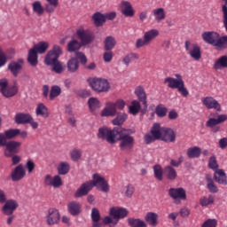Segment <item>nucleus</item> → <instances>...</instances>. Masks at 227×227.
I'll use <instances>...</instances> for the list:
<instances>
[{
    "instance_id": "52",
    "label": "nucleus",
    "mask_w": 227,
    "mask_h": 227,
    "mask_svg": "<svg viewBox=\"0 0 227 227\" xmlns=\"http://www.w3.org/2000/svg\"><path fill=\"white\" fill-rule=\"evenodd\" d=\"M59 175H67L70 171V165L67 162H62L58 167Z\"/></svg>"
},
{
    "instance_id": "45",
    "label": "nucleus",
    "mask_w": 227,
    "mask_h": 227,
    "mask_svg": "<svg viewBox=\"0 0 227 227\" xmlns=\"http://www.w3.org/2000/svg\"><path fill=\"white\" fill-rule=\"evenodd\" d=\"M134 59H139V55L137 53L131 52L123 58L122 63L126 65V67H129Z\"/></svg>"
},
{
    "instance_id": "29",
    "label": "nucleus",
    "mask_w": 227,
    "mask_h": 227,
    "mask_svg": "<svg viewBox=\"0 0 227 227\" xmlns=\"http://www.w3.org/2000/svg\"><path fill=\"white\" fill-rule=\"evenodd\" d=\"M79 59H75V58H71L67 63V71L69 72V74H75V72H77V70H79Z\"/></svg>"
},
{
    "instance_id": "14",
    "label": "nucleus",
    "mask_w": 227,
    "mask_h": 227,
    "mask_svg": "<svg viewBox=\"0 0 227 227\" xmlns=\"http://www.w3.org/2000/svg\"><path fill=\"white\" fill-rule=\"evenodd\" d=\"M22 143L17 142L15 140L5 142V156L12 157V155H15V153H19V148H20Z\"/></svg>"
},
{
    "instance_id": "59",
    "label": "nucleus",
    "mask_w": 227,
    "mask_h": 227,
    "mask_svg": "<svg viewBox=\"0 0 227 227\" xmlns=\"http://www.w3.org/2000/svg\"><path fill=\"white\" fill-rule=\"evenodd\" d=\"M7 62L8 57H6L4 51H3V50L0 49V68H2V67H4V65H6Z\"/></svg>"
},
{
    "instance_id": "22",
    "label": "nucleus",
    "mask_w": 227,
    "mask_h": 227,
    "mask_svg": "<svg viewBox=\"0 0 227 227\" xmlns=\"http://www.w3.org/2000/svg\"><path fill=\"white\" fill-rule=\"evenodd\" d=\"M90 217L92 220V227H102V217L100 216V211L97 207L91 209Z\"/></svg>"
},
{
    "instance_id": "40",
    "label": "nucleus",
    "mask_w": 227,
    "mask_h": 227,
    "mask_svg": "<svg viewBox=\"0 0 227 227\" xmlns=\"http://www.w3.org/2000/svg\"><path fill=\"white\" fill-rule=\"evenodd\" d=\"M116 113L114 104L110 103L107 107L103 109L101 116H116Z\"/></svg>"
},
{
    "instance_id": "63",
    "label": "nucleus",
    "mask_w": 227,
    "mask_h": 227,
    "mask_svg": "<svg viewBox=\"0 0 227 227\" xmlns=\"http://www.w3.org/2000/svg\"><path fill=\"white\" fill-rule=\"evenodd\" d=\"M215 179L218 184H221L222 185H227L226 176H215Z\"/></svg>"
},
{
    "instance_id": "58",
    "label": "nucleus",
    "mask_w": 227,
    "mask_h": 227,
    "mask_svg": "<svg viewBox=\"0 0 227 227\" xmlns=\"http://www.w3.org/2000/svg\"><path fill=\"white\" fill-rule=\"evenodd\" d=\"M70 156L72 160L77 162L81 159V151L74 149L70 153Z\"/></svg>"
},
{
    "instance_id": "41",
    "label": "nucleus",
    "mask_w": 227,
    "mask_h": 227,
    "mask_svg": "<svg viewBox=\"0 0 227 227\" xmlns=\"http://www.w3.org/2000/svg\"><path fill=\"white\" fill-rule=\"evenodd\" d=\"M153 13L157 22H160V20H164V19H166V12L164 11V8L154 9Z\"/></svg>"
},
{
    "instance_id": "20",
    "label": "nucleus",
    "mask_w": 227,
    "mask_h": 227,
    "mask_svg": "<svg viewBox=\"0 0 227 227\" xmlns=\"http://www.w3.org/2000/svg\"><path fill=\"white\" fill-rule=\"evenodd\" d=\"M129 215V211L123 207H112L110 209V215L116 219H123V217H127Z\"/></svg>"
},
{
    "instance_id": "47",
    "label": "nucleus",
    "mask_w": 227,
    "mask_h": 227,
    "mask_svg": "<svg viewBox=\"0 0 227 227\" xmlns=\"http://www.w3.org/2000/svg\"><path fill=\"white\" fill-rule=\"evenodd\" d=\"M127 120V114H119L115 119L112 121L113 125H123Z\"/></svg>"
},
{
    "instance_id": "50",
    "label": "nucleus",
    "mask_w": 227,
    "mask_h": 227,
    "mask_svg": "<svg viewBox=\"0 0 227 227\" xmlns=\"http://www.w3.org/2000/svg\"><path fill=\"white\" fill-rule=\"evenodd\" d=\"M102 224L105 225H109L110 227H114L118 224V220H116V218H114V216L111 217V216H106L103 219Z\"/></svg>"
},
{
    "instance_id": "16",
    "label": "nucleus",
    "mask_w": 227,
    "mask_h": 227,
    "mask_svg": "<svg viewBox=\"0 0 227 227\" xmlns=\"http://www.w3.org/2000/svg\"><path fill=\"white\" fill-rule=\"evenodd\" d=\"M20 134V129H11L5 130L4 133H0V141L4 145L8 142V139H15Z\"/></svg>"
},
{
    "instance_id": "3",
    "label": "nucleus",
    "mask_w": 227,
    "mask_h": 227,
    "mask_svg": "<svg viewBox=\"0 0 227 227\" xmlns=\"http://www.w3.org/2000/svg\"><path fill=\"white\" fill-rule=\"evenodd\" d=\"M204 42L217 47L218 49H227V35L221 36L217 32H205L202 34Z\"/></svg>"
},
{
    "instance_id": "60",
    "label": "nucleus",
    "mask_w": 227,
    "mask_h": 227,
    "mask_svg": "<svg viewBox=\"0 0 227 227\" xmlns=\"http://www.w3.org/2000/svg\"><path fill=\"white\" fill-rule=\"evenodd\" d=\"M208 166L210 169H217L219 168V165L217 164V160L215 159V156H212L209 158Z\"/></svg>"
},
{
    "instance_id": "25",
    "label": "nucleus",
    "mask_w": 227,
    "mask_h": 227,
    "mask_svg": "<svg viewBox=\"0 0 227 227\" xmlns=\"http://www.w3.org/2000/svg\"><path fill=\"white\" fill-rule=\"evenodd\" d=\"M121 12L125 17H134V9L132 8V4H130L129 2L122 1L121 3Z\"/></svg>"
},
{
    "instance_id": "28",
    "label": "nucleus",
    "mask_w": 227,
    "mask_h": 227,
    "mask_svg": "<svg viewBox=\"0 0 227 227\" xmlns=\"http://www.w3.org/2000/svg\"><path fill=\"white\" fill-rule=\"evenodd\" d=\"M227 120V115L226 114H220L218 117L215 118H210L207 122L206 125L207 127H215L219 125L220 123H224Z\"/></svg>"
},
{
    "instance_id": "30",
    "label": "nucleus",
    "mask_w": 227,
    "mask_h": 227,
    "mask_svg": "<svg viewBox=\"0 0 227 227\" xmlns=\"http://www.w3.org/2000/svg\"><path fill=\"white\" fill-rule=\"evenodd\" d=\"M145 219L149 226H156L159 224V215H157V213L149 212L145 215Z\"/></svg>"
},
{
    "instance_id": "62",
    "label": "nucleus",
    "mask_w": 227,
    "mask_h": 227,
    "mask_svg": "<svg viewBox=\"0 0 227 227\" xmlns=\"http://www.w3.org/2000/svg\"><path fill=\"white\" fill-rule=\"evenodd\" d=\"M35 162H33V160H28L26 163V168L28 171V173H33V171H35Z\"/></svg>"
},
{
    "instance_id": "1",
    "label": "nucleus",
    "mask_w": 227,
    "mask_h": 227,
    "mask_svg": "<svg viewBox=\"0 0 227 227\" xmlns=\"http://www.w3.org/2000/svg\"><path fill=\"white\" fill-rule=\"evenodd\" d=\"M93 180L87 181L81 184L74 193V198H82V196H88L90 191L93 187H97L102 192H107L109 191V184L106 182V178L98 174H94L92 176Z\"/></svg>"
},
{
    "instance_id": "10",
    "label": "nucleus",
    "mask_w": 227,
    "mask_h": 227,
    "mask_svg": "<svg viewBox=\"0 0 227 227\" xmlns=\"http://www.w3.org/2000/svg\"><path fill=\"white\" fill-rule=\"evenodd\" d=\"M185 51L190 54L191 58L195 61L201 59V49L196 43H192L190 41L184 43Z\"/></svg>"
},
{
    "instance_id": "34",
    "label": "nucleus",
    "mask_w": 227,
    "mask_h": 227,
    "mask_svg": "<svg viewBox=\"0 0 227 227\" xmlns=\"http://www.w3.org/2000/svg\"><path fill=\"white\" fill-rule=\"evenodd\" d=\"M36 116H42L43 118H49V109L47 106L43 105V103H40L35 109Z\"/></svg>"
},
{
    "instance_id": "11",
    "label": "nucleus",
    "mask_w": 227,
    "mask_h": 227,
    "mask_svg": "<svg viewBox=\"0 0 227 227\" xmlns=\"http://www.w3.org/2000/svg\"><path fill=\"white\" fill-rule=\"evenodd\" d=\"M168 196L175 200L176 205H180L182 202L178 200H187V193L185 190L182 187L180 188H170L168 190Z\"/></svg>"
},
{
    "instance_id": "53",
    "label": "nucleus",
    "mask_w": 227,
    "mask_h": 227,
    "mask_svg": "<svg viewBox=\"0 0 227 227\" xmlns=\"http://www.w3.org/2000/svg\"><path fill=\"white\" fill-rule=\"evenodd\" d=\"M153 171L155 178L160 181L162 180V175L164 173L162 167L160 165H154Z\"/></svg>"
},
{
    "instance_id": "26",
    "label": "nucleus",
    "mask_w": 227,
    "mask_h": 227,
    "mask_svg": "<svg viewBox=\"0 0 227 227\" xmlns=\"http://www.w3.org/2000/svg\"><path fill=\"white\" fill-rule=\"evenodd\" d=\"M135 95H137L139 102H142L145 109L148 108V103L146 102V92L145 89L141 86L137 87L135 90Z\"/></svg>"
},
{
    "instance_id": "43",
    "label": "nucleus",
    "mask_w": 227,
    "mask_h": 227,
    "mask_svg": "<svg viewBox=\"0 0 227 227\" xmlns=\"http://www.w3.org/2000/svg\"><path fill=\"white\" fill-rule=\"evenodd\" d=\"M89 107L90 111H98L100 107H102V105L100 104V101L97 98H90L88 101Z\"/></svg>"
},
{
    "instance_id": "32",
    "label": "nucleus",
    "mask_w": 227,
    "mask_h": 227,
    "mask_svg": "<svg viewBox=\"0 0 227 227\" xmlns=\"http://www.w3.org/2000/svg\"><path fill=\"white\" fill-rule=\"evenodd\" d=\"M164 128L160 127V123H154L151 129V134L154 139H161Z\"/></svg>"
},
{
    "instance_id": "38",
    "label": "nucleus",
    "mask_w": 227,
    "mask_h": 227,
    "mask_svg": "<svg viewBox=\"0 0 227 227\" xmlns=\"http://www.w3.org/2000/svg\"><path fill=\"white\" fill-rule=\"evenodd\" d=\"M104 44H105V51H113L116 45V39L109 35L106 37L104 41Z\"/></svg>"
},
{
    "instance_id": "56",
    "label": "nucleus",
    "mask_w": 227,
    "mask_h": 227,
    "mask_svg": "<svg viewBox=\"0 0 227 227\" xmlns=\"http://www.w3.org/2000/svg\"><path fill=\"white\" fill-rule=\"evenodd\" d=\"M62 185H63V181L61 180V176L58 175L55 176L52 181V187H54L55 189H58V187H61Z\"/></svg>"
},
{
    "instance_id": "5",
    "label": "nucleus",
    "mask_w": 227,
    "mask_h": 227,
    "mask_svg": "<svg viewBox=\"0 0 227 227\" xmlns=\"http://www.w3.org/2000/svg\"><path fill=\"white\" fill-rule=\"evenodd\" d=\"M49 49V43L40 42L28 51L27 61L31 67L38 65V54H43Z\"/></svg>"
},
{
    "instance_id": "61",
    "label": "nucleus",
    "mask_w": 227,
    "mask_h": 227,
    "mask_svg": "<svg viewBox=\"0 0 227 227\" xmlns=\"http://www.w3.org/2000/svg\"><path fill=\"white\" fill-rule=\"evenodd\" d=\"M103 59L105 63H111V61L113 60V51H106L103 55Z\"/></svg>"
},
{
    "instance_id": "6",
    "label": "nucleus",
    "mask_w": 227,
    "mask_h": 227,
    "mask_svg": "<svg viewBox=\"0 0 227 227\" xmlns=\"http://www.w3.org/2000/svg\"><path fill=\"white\" fill-rule=\"evenodd\" d=\"M134 134L132 129H121L117 136V141H121L119 146L121 150H131L134 146V137L130 136Z\"/></svg>"
},
{
    "instance_id": "18",
    "label": "nucleus",
    "mask_w": 227,
    "mask_h": 227,
    "mask_svg": "<svg viewBox=\"0 0 227 227\" xmlns=\"http://www.w3.org/2000/svg\"><path fill=\"white\" fill-rule=\"evenodd\" d=\"M161 134V140L165 141L166 143H175L176 139V135L172 129L164 128Z\"/></svg>"
},
{
    "instance_id": "12",
    "label": "nucleus",
    "mask_w": 227,
    "mask_h": 227,
    "mask_svg": "<svg viewBox=\"0 0 227 227\" xmlns=\"http://www.w3.org/2000/svg\"><path fill=\"white\" fill-rule=\"evenodd\" d=\"M60 54H62L61 47L59 45H53L52 50L50 51L45 57V65H51L59 61Z\"/></svg>"
},
{
    "instance_id": "24",
    "label": "nucleus",
    "mask_w": 227,
    "mask_h": 227,
    "mask_svg": "<svg viewBox=\"0 0 227 227\" xmlns=\"http://www.w3.org/2000/svg\"><path fill=\"white\" fill-rule=\"evenodd\" d=\"M75 57L81 61L82 65H83L87 70H95V68H97V64H95V62H91L90 64L86 66V63H88V59L86 58V55H84V53L76 52Z\"/></svg>"
},
{
    "instance_id": "44",
    "label": "nucleus",
    "mask_w": 227,
    "mask_h": 227,
    "mask_svg": "<svg viewBox=\"0 0 227 227\" xmlns=\"http://www.w3.org/2000/svg\"><path fill=\"white\" fill-rule=\"evenodd\" d=\"M128 223L130 227H147L146 223L139 218H129Z\"/></svg>"
},
{
    "instance_id": "55",
    "label": "nucleus",
    "mask_w": 227,
    "mask_h": 227,
    "mask_svg": "<svg viewBox=\"0 0 227 227\" xmlns=\"http://www.w3.org/2000/svg\"><path fill=\"white\" fill-rule=\"evenodd\" d=\"M200 203L201 207H208V205L214 203V197L212 195H209L208 198L203 197L200 199Z\"/></svg>"
},
{
    "instance_id": "9",
    "label": "nucleus",
    "mask_w": 227,
    "mask_h": 227,
    "mask_svg": "<svg viewBox=\"0 0 227 227\" xmlns=\"http://www.w3.org/2000/svg\"><path fill=\"white\" fill-rule=\"evenodd\" d=\"M159 36V30L151 29L144 33V39L138 38L136 42V48L141 49V47H145L146 45H150L153 40H155Z\"/></svg>"
},
{
    "instance_id": "27",
    "label": "nucleus",
    "mask_w": 227,
    "mask_h": 227,
    "mask_svg": "<svg viewBox=\"0 0 227 227\" xmlns=\"http://www.w3.org/2000/svg\"><path fill=\"white\" fill-rule=\"evenodd\" d=\"M32 116L29 114L20 113L15 115V121L18 125H26L31 121Z\"/></svg>"
},
{
    "instance_id": "19",
    "label": "nucleus",
    "mask_w": 227,
    "mask_h": 227,
    "mask_svg": "<svg viewBox=\"0 0 227 227\" xmlns=\"http://www.w3.org/2000/svg\"><path fill=\"white\" fill-rule=\"evenodd\" d=\"M202 104H204L207 109H215L216 111H221V105L212 97L204 98L202 99Z\"/></svg>"
},
{
    "instance_id": "51",
    "label": "nucleus",
    "mask_w": 227,
    "mask_h": 227,
    "mask_svg": "<svg viewBox=\"0 0 227 227\" xmlns=\"http://www.w3.org/2000/svg\"><path fill=\"white\" fill-rule=\"evenodd\" d=\"M207 189L209 192H213V193L218 192L219 189L217 188L215 184H214V180H212V177L207 176Z\"/></svg>"
},
{
    "instance_id": "33",
    "label": "nucleus",
    "mask_w": 227,
    "mask_h": 227,
    "mask_svg": "<svg viewBox=\"0 0 227 227\" xmlns=\"http://www.w3.org/2000/svg\"><path fill=\"white\" fill-rule=\"evenodd\" d=\"M68 210L71 215H79L81 214V204L77 201H73L68 204Z\"/></svg>"
},
{
    "instance_id": "49",
    "label": "nucleus",
    "mask_w": 227,
    "mask_h": 227,
    "mask_svg": "<svg viewBox=\"0 0 227 227\" xmlns=\"http://www.w3.org/2000/svg\"><path fill=\"white\" fill-rule=\"evenodd\" d=\"M61 95V88L58 85L52 86L50 92V100H54L56 97Z\"/></svg>"
},
{
    "instance_id": "7",
    "label": "nucleus",
    "mask_w": 227,
    "mask_h": 227,
    "mask_svg": "<svg viewBox=\"0 0 227 227\" xmlns=\"http://www.w3.org/2000/svg\"><path fill=\"white\" fill-rule=\"evenodd\" d=\"M88 82L96 93H107L111 88L109 82L104 78H90L88 80Z\"/></svg>"
},
{
    "instance_id": "2",
    "label": "nucleus",
    "mask_w": 227,
    "mask_h": 227,
    "mask_svg": "<svg viewBox=\"0 0 227 227\" xmlns=\"http://www.w3.org/2000/svg\"><path fill=\"white\" fill-rule=\"evenodd\" d=\"M175 77H167L164 80V84H168V88L171 90H177V91L182 95V97H189V90L185 88V82L184 78L180 74H176Z\"/></svg>"
},
{
    "instance_id": "36",
    "label": "nucleus",
    "mask_w": 227,
    "mask_h": 227,
    "mask_svg": "<svg viewBox=\"0 0 227 227\" xmlns=\"http://www.w3.org/2000/svg\"><path fill=\"white\" fill-rule=\"evenodd\" d=\"M48 67H51V72H55V74H63V72H65L63 63H61L59 60L48 64Z\"/></svg>"
},
{
    "instance_id": "57",
    "label": "nucleus",
    "mask_w": 227,
    "mask_h": 227,
    "mask_svg": "<svg viewBox=\"0 0 227 227\" xmlns=\"http://www.w3.org/2000/svg\"><path fill=\"white\" fill-rule=\"evenodd\" d=\"M201 227H217V220L216 219H207L205 221Z\"/></svg>"
},
{
    "instance_id": "42",
    "label": "nucleus",
    "mask_w": 227,
    "mask_h": 227,
    "mask_svg": "<svg viewBox=\"0 0 227 227\" xmlns=\"http://www.w3.org/2000/svg\"><path fill=\"white\" fill-rule=\"evenodd\" d=\"M201 155V149L198 146L189 148L187 151V156L190 159H198Z\"/></svg>"
},
{
    "instance_id": "54",
    "label": "nucleus",
    "mask_w": 227,
    "mask_h": 227,
    "mask_svg": "<svg viewBox=\"0 0 227 227\" xmlns=\"http://www.w3.org/2000/svg\"><path fill=\"white\" fill-rule=\"evenodd\" d=\"M156 114L157 116H159L160 118H164V116H166V114H168V108H166L164 106L162 105H159L156 107Z\"/></svg>"
},
{
    "instance_id": "21",
    "label": "nucleus",
    "mask_w": 227,
    "mask_h": 227,
    "mask_svg": "<svg viewBox=\"0 0 227 227\" xmlns=\"http://www.w3.org/2000/svg\"><path fill=\"white\" fill-rule=\"evenodd\" d=\"M46 221L50 226H52V224H58V223H59V211L54 208L50 209Z\"/></svg>"
},
{
    "instance_id": "23",
    "label": "nucleus",
    "mask_w": 227,
    "mask_h": 227,
    "mask_svg": "<svg viewBox=\"0 0 227 227\" xmlns=\"http://www.w3.org/2000/svg\"><path fill=\"white\" fill-rule=\"evenodd\" d=\"M24 176H26V170L22 165L17 166L12 172V179L13 182H19V180H22Z\"/></svg>"
},
{
    "instance_id": "35",
    "label": "nucleus",
    "mask_w": 227,
    "mask_h": 227,
    "mask_svg": "<svg viewBox=\"0 0 227 227\" xmlns=\"http://www.w3.org/2000/svg\"><path fill=\"white\" fill-rule=\"evenodd\" d=\"M82 47V44H81V42L72 39L68 43H67V51L68 52H77L79 49Z\"/></svg>"
},
{
    "instance_id": "13",
    "label": "nucleus",
    "mask_w": 227,
    "mask_h": 227,
    "mask_svg": "<svg viewBox=\"0 0 227 227\" xmlns=\"http://www.w3.org/2000/svg\"><path fill=\"white\" fill-rule=\"evenodd\" d=\"M79 40H81L82 45H88L95 40V35L90 30L80 29L76 32Z\"/></svg>"
},
{
    "instance_id": "39",
    "label": "nucleus",
    "mask_w": 227,
    "mask_h": 227,
    "mask_svg": "<svg viewBox=\"0 0 227 227\" xmlns=\"http://www.w3.org/2000/svg\"><path fill=\"white\" fill-rule=\"evenodd\" d=\"M32 10L34 13L38 15V17H42L45 12V9L42 6V3L40 1H35L32 4Z\"/></svg>"
},
{
    "instance_id": "17",
    "label": "nucleus",
    "mask_w": 227,
    "mask_h": 227,
    "mask_svg": "<svg viewBox=\"0 0 227 227\" xmlns=\"http://www.w3.org/2000/svg\"><path fill=\"white\" fill-rule=\"evenodd\" d=\"M19 207V203L15 200H6L4 205L2 207V212L4 215H12L17 207Z\"/></svg>"
},
{
    "instance_id": "31",
    "label": "nucleus",
    "mask_w": 227,
    "mask_h": 227,
    "mask_svg": "<svg viewBox=\"0 0 227 227\" xmlns=\"http://www.w3.org/2000/svg\"><path fill=\"white\" fill-rule=\"evenodd\" d=\"M92 20L97 27H100L106 24V15L98 12L92 15Z\"/></svg>"
},
{
    "instance_id": "8",
    "label": "nucleus",
    "mask_w": 227,
    "mask_h": 227,
    "mask_svg": "<svg viewBox=\"0 0 227 227\" xmlns=\"http://www.w3.org/2000/svg\"><path fill=\"white\" fill-rule=\"evenodd\" d=\"M0 91L5 98H12V97H15V95L19 93V87L17 86V83L8 85V80L2 79L0 80Z\"/></svg>"
},
{
    "instance_id": "15",
    "label": "nucleus",
    "mask_w": 227,
    "mask_h": 227,
    "mask_svg": "<svg viewBox=\"0 0 227 227\" xmlns=\"http://www.w3.org/2000/svg\"><path fill=\"white\" fill-rule=\"evenodd\" d=\"M24 65V59H19L17 61H12L8 64V70L14 77H18L19 74L22 72V66Z\"/></svg>"
},
{
    "instance_id": "4",
    "label": "nucleus",
    "mask_w": 227,
    "mask_h": 227,
    "mask_svg": "<svg viewBox=\"0 0 227 227\" xmlns=\"http://www.w3.org/2000/svg\"><path fill=\"white\" fill-rule=\"evenodd\" d=\"M118 134H120L118 128L101 127L98 131V139H102L110 145H114L118 141Z\"/></svg>"
},
{
    "instance_id": "64",
    "label": "nucleus",
    "mask_w": 227,
    "mask_h": 227,
    "mask_svg": "<svg viewBox=\"0 0 227 227\" xmlns=\"http://www.w3.org/2000/svg\"><path fill=\"white\" fill-rule=\"evenodd\" d=\"M114 106L115 110L116 109H123V107H125V101L120 99L117 100L115 103H113Z\"/></svg>"
},
{
    "instance_id": "48",
    "label": "nucleus",
    "mask_w": 227,
    "mask_h": 227,
    "mask_svg": "<svg viewBox=\"0 0 227 227\" xmlns=\"http://www.w3.org/2000/svg\"><path fill=\"white\" fill-rule=\"evenodd\" d=\"M139 109H141V104H139V101L133 100L131 102V106H129L130 114H137V113H139Z\"/></svg>"
},
{
    "instance_id": "46",
    "label": "nucleus",
    "mask_w": 227,
    "mask_h": 227,
    "mask_svg": "<svg viewBox=\"0 0 227 227\" xmlns=\"http://www.w3.org/2000/svg\"><path fill=\"white\" fill-rule=\"evenodd\" d=\"M215 70H221V68H227V56H222L215 63Z\"/></svg>"
},
{
    "instance_id": "37",
    "label": "nucleus",
    "mask_w": 227,
    "mask_h": 227,
    "mask_svg": "<svg viewBox=\"0 0 227 227\" xmlns=\"http://www.w3.org/2000/svg\"><path fill=\"white\" fill-rule=\"evenodd\" d=\"M164 175L167 176L168 180H175L177 176L176 170L171 166L164 168Z\"/></svg>"
}]
</instances>
